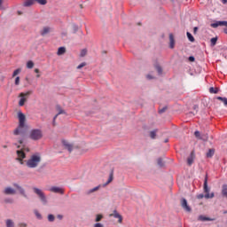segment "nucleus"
I'll list each match as a JSON object with an SVG mask.
<instances>
[{
  "instance_id": "obj_1",
  "label": "nucleus",
  "mask_w": 227,
  "mask_h": 227,
  "mask_svg": "<svg viewBox=\"0 0 227 227\" xmlns=\"http://www.w3.org/2000/svg\"><path fill=\"white\" fill-rule=\"evenodd\" d=\"M18 118L19 126L13 130V134L20 137H16V139H18L20 145H22L24 143V137H26V115L20 111L18 112Z\"/></svg>"
},
{
  "instance_id": "obj_2",
  "label": "nucleus",
  "mask_w": 227,
  "mask_h": 227,
  "mask_svg": "<svg viewBox=\"0 0 227 227\" xmlns=\"http://www.w3.org/2000/svg\"><path fill=\"white\" fill-rule=\"evenodd\" d=\"M204 192L206 193L205 195H203V193L197 195L198 200H203V198H206V200H210L215 196L214 192L210 193V188H208V175H206L205 176Z\"/></svg>"
},
{
  "instance_id": "obj_3",
  "label": "nucleus",
  "mask_w": 227,
  "mask_h": 227,
  "mask_svg": "<svg viewBox=\"0 0 227 227\" xmlns=\"http://www.w3.org/2000/svg\"><path fill=\"white\" fill-rule=\"evenodd\" d=\"M42 162V156L40 154H33L30 158L26 161L27 167L30 168H38V164Z\"/></svg>"
},
{
  "instance_id": "obj_4",
  "label": "nucleus",
  "mask_w": 227,
  "mask_h": 227,
  "mask_svg": "<svg viewBox=\"0 0 227 227\" xmlns=\"http://www.w3.org/2000/svg\"><path fill=\"white\" fill-rule=\"evenodd\" d=\"M29 137L33 141H38L43 137V133L42 132V129H32L29 133Z\"/></svg>"
},
{
  "instance_id": "obj_5",
  "label": "nucleus",
  "mask_w": 227,
  "mask_h": 227,
  "mask_svg": "<svg viewBox=\"0 0 227 227\" xmlns=\"http://www.w3.org/2000/svg\"><path fill=\"white\" fill-rule=\"evenodd\" d=\"M33 91L28 90L27 92H21L20 93L19 97H20V99L19 101L20 107H22L26 102H27V98H29V95H32Z\"/></svg>"
},
{
  "instance_id": "obj_6",
  "label": "nucleus",
  "mask_w": 227,
  "mask_h": 227,
  "mask_svg": "<svg viewBox=\"0 0 227 227\" xmlns=\"http://www.w3.org/2000/svg\"><path fill=\"white\" fill-rule=\"evenodd\" d=\"M33 192H35V194L38 196L39 200H41L43 205H47V197L45 196V193H43V192L41 189L34 187Z\"/></svg>"
},
{
  "instance_id": "obj_7",
  "label": "nucleus",
  "mask_w": 227,
  "mask_h": 227,
  "mask_svg": "<svg viewBox=\"0 0 227 227\" xmlns=\"http://www.w3.org/2000/svg\"><path fill=\"white\" fill-rule=\"evenodd\" d=\"M25 152H29V148L27 147H24L21 150H18L16 152L18 158L17 160H19V162H20V164H24V158L26 157V153Z\"/></svg>"
},
{
  "instance_id": "obj_8",
  "label": "nucleus",
  "mask_w": 227,
  "mask_h": 227,
  "mask_svg": "<svg viewBox=\"0 0 227 227\" xmlns=\"http://www.w3.org/2000/svg\"><path fill=\"white\" fill-rule=\"evenodd\" d=\"M109 217H114L115 219H118V223L121 224L123 223V216L118 213V211L114 210L113 214L109 215Z\"/></svg>"
},
{
  "instance_id": "obj_9",
  "label": "nucleus",
  "mask_w": 227,
  "mask_h": 227,
  "mask_svg": "<svg viewBox=\"0 0 227 227\" xmlns=\"http://www.w3.org/2000/svg\"><path fill=\"white\" fill-rule=\"evenodd\" d=\"M49 192H55V194H65V190L58 186H52L51 188L49 189Z\"/></svg>"
},
{
  "instance_id": "obj_10",
  "label": "nucleus",
  "mask_w": 227,
  "mask_h": 227,
  "mask_svg": "<svg viewBox=\"0 0 227 227\" xmlns=\"http://www.w3.org/2000/svg\"><path fill=\"white\" fill-rule=\"evenodd\" d=\"M181 206L186 212H191V207H189V204H187V200L182 199L181 200Z\"/></svg>"
},
{
  "instance_id": "obj_11",
  "label": "nucleus",
  "mask_w": 227,
  "mask_h": 227,
  "mask_svg": "<svg viewBox=\"0 0 227 227\" xmlns=\"http://www.w3.org/2000/svg\"><path fill=\"white\" fill-rule=\"evenodd\" d=\"M219 26L226 27L227 21H216V22L211 24V27H214V28L219 27Z\"/></svg>"
},
{
  "instance_id": "obj_12",
  "label": "nucleus",
  "mask_w": 227,
  "mask_h": 227,
  "mask_svg": "<svg viewBox=\"0 0 227 227\" xmlns=\"http://www.w3.org/2000/svg\"><path fill=\"white\" fill-rule=\"evenodd\" d=\"M13 186L16 187V189H18L20 194H21V196H24V198H27V195L26 194V191L24 190V188H22V186L17 184H13Z\"/></svg>"
},
{
  "instance_id": "obj_13",
  "label": "nucleus",
  "mask_w": 227,
  "mask_h": 227,
  "mask_svg": "<svg viewBox=\"0 0 227 227\" xmlns=\"http://www.w3.org/2000/svg\"><path fill=\"white\" fill-rule=\"evenodd\" d=\"M4 194L7 195H13V194H17V192L15 191V189L12 188V187H6L4 191Z\"/></svg>"
},
{
  "instance_id": "obj_14",
  "label": "nucleus",
  "mask_w": 227,
  "mask_h": 227,
  "mask_svg": "<svg viewBox=\"0 0 227 227\" xmlns=\"http://www.w3.org/2000/svg\"><path fill=\"white\" fill-rule=\"evenodd\" d=\"M62 145L65 146V148L67 150H68V152H72V150H74V146H72V145H70L67 141L63 140L62 141Z\"/></svg>"
},
{
  "instance_id": "obj_15",
  "label": "nucleus",
  "mask_w": 227,
  "mask_h": 227,
  "mask_svg": "<svg viewBox=\"0 0 227 227\" xmlns=\"http://www.w3.org/2000/svg\"><path fill=\"white\" fill-rule=\"evenodd\" d=\"M49 33H51V27H44L41 30L40 35H41L42 36H45V35H49Z\"/></svg>"
},
{
  "instance_id": "obj_16",
  "label": "nucleus",
  "mask_w": 227,
  "mask_h": 227,
  "mask_svg": "<svg viewBox=\"0 0 227 227\" xmlns=\"http://www.w3.org/2000/svg\"><path fill=\"white\" fill-rule=\"evenodd\" d=\"M169 47L170 49H175V36L173 34H169Z\"/></svg>"
},
{
  "instance_id": "obj_17",
  "label": "nucleus",
  "mask_w": 227,
  "mask_h": 227,
  "mask_svg": "<svg viewBox=\"0 0 227 227\" xmlns=\"http://www.w3.org/2000/svg\"><path fill=\"white\" fill-rule=\"evenodd\" d=\"M192 162H194V153H192L189 158L187 159L188 166H192Z\"/></svg>"
},
{
  "instance_id": "obj_18",
  "label": "nucleus",
  "mask_w": 227,
  "mask_h": 227,
  "mask_svg": "<svg viewBox=\"0 0 227 227\" xmlns=\"http://www.w3.org/2000/svg\"><path fill=\"white\" fill-rule=\"evenodd\" d=\"M98 189H100V185L96 186L89 191L86 192L87 196H90V194H93V192H97V191H98Z\"/></svg>"
},
{
  "instance_id": "obj_19",
  "label": "nucleus",
  "mask_w": 227,
  "mask_h": 227,
  "mask_svg": "<svg viewBox=\"0 0 227 227\" xmlns=\"http://www.w3.org/2000/svg\"><path fill=\"white\" fill-rule=\"evenodd\" d=\"M65 52H67V48L59 47L57 54H58V56H63V54H65Z\"/></svg>"
},
{
  "instance_id": "obj_20",
  "label": "nucleus",
  "mask_w": 227,
  "mask_h": 227,
  "mask_svg": "<svg viewBox=\"0 0 227 227\" xmlns=\"http://www.w3.org/2000/svg\"><path fill=\"white\" fill-rule=\"evenodd\" d=\"M35 3H36V0H27L24 3V6H33V4H35Z\"/></svg>"
},
{
  "instance_id": "obj_21",
  "label": "nucleus",
  "mask_w": 227,
  "mask_h": 227,
  "mask_svg": "<svg viewBox=\"0 0 227 227\" xmlns=\"http://www.w3.org/2000/svg\"><path fill=\"white\" fill-rule=\"evenodd\" d=\"M214 153H215V150L209 149L208 152L207 153V159H211V157H214Z\"/></svg>"
},
{
  "instance_id": "obj_22",
  "label": "nucleus",
  "mask_w": 227,
  "mask_h": 227,
  "mask_svg": "<svg viewBox=\"0 0 227 227\" xmlns=\"http://www.w3.org/2000/svg\"><path fill=\"white\" fill-rule=\"evenodd\" d=\"M157 129H154L153 131L150 132V137L151 139H155V137H157Z\"/></svg>"
},
{
  "instance_id": "obj_23",
  "label": "nucleus",
  "mask_w": 227,
  "mask_h": 227,
  "mask_svg": "<svg viewBox=\"0 0 227 227\" xmlns=\"http://www.w3.org/2000/svg\"><path fill=\"white\" fill-rule=\"evenodd\" d=\"M186 35H187V38H188V40L190 41V42H194V36H192V33H189V32H187L186 33Z\"/></svg>"
},
{
  "instance_id": "obj_24",
  "label": "nucleus",
  "mask_w": 227,
  "mask_h": 227,
  "mask_svg": "<svg viewBox=\"0 0 227 227\" xmlns=\"http://www.w3.org/2000/svg\"><path fill=\"white\" fill-rule=\"evenodd\" d=\"M33 67H35V63L32 60L27 62V68L31 69Z\"/></svg>"
},
{
  "instance_id": "obj_25",
  "label": "nucleus",
  "mask_w": 227,
  "mask_h": 227,
  "mask_svg": "<svg viewBox=\"0 0 227 227\" xmlns=\"http://www.w3.org/2000/svg\"><path fill=\"white\" fill-rule=\"evenodd\" d=\"M20 72H22V69H20V68L14 70V72L12 73V77H17V75H19V74H20Z\"/></svg>"
},
{
  "instance_id": "obj_26",
  "label": "nucleus",
  "mask_w": 227,
  "mask_h": 227,
  "mask_svg": "<svg viewBox=\"0 0 227 227\" xmlns=\"http://www.w3.org/2000/svg\"><path fill=\"white\" fill-rule=\"evenodd\" d=\"M217 100H221L224 104V106H227V98L223 97H217Z\"/></svg>"
},
{
  "instance_id": "obj_27",
  "label": "nucleus",
  "mask_w": 227,
  "mask_h": 227,
  "mask_svg": "<svg viewBox=\"0 0 227 227\" xmlns=\"http://www.w3.org/2000/svg\"><path fill=\"white\" fill-rule=\"evenodd\" d=\"M209 93L217 94V93H219V90H217V89H215V88H214V87H211V88L209 89Z\"/></svg>"
},
{
  "instance_id": "obj_28",
  "label": "nucleus",
  "mask_w": 227,
  "mask_h": 227,
  "mask_svg": "<svg viewBox=\"0 0 227 227\" xmlns=\"http://www.w3.org/2000/svg\"><path fill=\"white\" fill-rule=\"evenodd\" d=\"M6 226H7V227H14L15 224L13 223V221H12V220H7V221H6Z\"/></svg>"
},
{
  "instance_id": "obj_29",
  "label": "nucleus",
  "mask_w": 227,
  "mask_h": 227,
  "mask_svg": "<svg viewBox=\"0 0 227 227\" xmlns=\"http://www.w3.org/2000/svg\"><path fill=\"white\" fill-rule=\"evenodd\" d=\"M155 68L159 74V75L162 74V67H160V66H155Z\"/></svg>"
},
{
  "instance_id": "obj_30",
  "label": "nucleus",
  "mask_w": 227,
  "mask_h": 227,
  "mask_svg": "<svg viewBox=\"0 0 227 227\" xmlns=\"http://www.w3.org/2000/svg\"><path fill=\"white\" fill-rule=\"evenodd\" d=\"M57 109H58V111H59V113L57 114L58 116H59V114H66L65 110L61 109V107L57 106Z\"/></svg>"
},
{
  "instance_id": "obj_31",
  "label": "nucleus",
  "mask_w": 227,
  "mask_h": 227,
  "mask_svg": "<svg viewBox=\"0 0 227 227\" xmlns=\"http://www.w3.org/2000/svg\"><path fill=\"white\" fill-rule=\"evenodd\" d=\"M199 221H210V218L203 215L199 216Z\"/></svg>"
},
{
  "instance_id": "obj_32",
  "label": "nucleus",
  "mask_w": 227,
  "mask_h": 227,
  "mask_svg": "<svg viewBox=\"0 0 227 227\" xmlns=\"http://www.w3.org/2000/svg\"><path fill=\"white\" fill-rule=\"evenodd\" d=\"M35 3L44 5V4H47V0H35Z\"/></svg>"
},
{
  "instance_id": "obj_33",
  "label": "nucleus",
  "mask_w": 227,
  "mask_h": 227,
  "mask_svg": "<svg viewBox=\"0 0 227 227\" xmlns=\"http://www.w3.org/2000/svg\"><path fill=\"white\" fill-rule=\"evenodd\" d=\"M15 86H19V84H20V77L17 76L15 78V82H14Z\"/></svg>"
},
{
  "instance_id": "obj_34",
  "label": "nucleus",
  "mask_w": 227,
  "mask_h": 227,
  "mask_svg": "<svg viewBox=\"0 0 227 227\" xmlns=\"http://www.w3.org/2000/svg\"><path fill=\"white\" fill-rule=\"evenodd\" d=\"M217 43V37L211 38V45L214 47Z\"/></svg>"
},
{
  "instance_id": "obj_35",
  "label": "nucleus",
  "mask_w": 227,
  "mask_h": 227,
  "mask_svg": "<svg viewBox=\"0 0 227 227\" xmlns=\"http://www.w3.org/2000/svg\"><path fill=\"white\" fill-rule=\"evenodd\" d=\"M86 54H88V51L87 50H82L80 56L81 58H84V56H86Z\"/></svg>"
},
{
  "instance_id": "obj_36",
  "label": "nucleus",
  "mask_w": 227,
  "mask_h": 227,
  "mask_svg": "<svg viewBox=\"0 0 227 227\" xmlns=\"http://www.w3.org/2000/svg\"><path fill=\"white\" fill-rule=\"evenodd\" d=\"M157 162H158V165H160V168H162V166H164V161L162 160L161 158H159Z\"/></svg>"
},
{
  "instance_id": "obj_37",
  "label": "nucleus",
  "mask_w": 227,
  "mask_h": 227,
  "mask_svg": "<svg viewBox=\"0 0 227 227\" xmlns=\"http://www.w3.org/2000/svg\"><path fill=\"white\" fill-rule=\"evenodd\" d=\"M168 110V106H164L159 110L160 114H162V113H166Z\"/></svg>"
},
{
  "instance_id": "obj_38",
  "label": "nucleus",
  "mask_w": 227,
  "mask_h": 227,
  "mask_svg": "<svg viewBox=\"0 0 227 227\" xmlns=\"http://www.w3.org/2000/svg\"><path fill=\"white\" fill-rule=\"evenodd\" d=\"M54 219H55V217H54L53 215H48V221H50V223H53Z\"/></svg>"
},
{
  "instance_id": "obj_39",
  "label": "nucleus",
  "mask_w": 227,
  "mask_h": 227,
  "mask_svg": "<svg viewBox=\"0 0 227 227\" xmlns=\"http://www.w3.org/2000/svg\"><path fill=\"white\" fill-rule=\"evenodd\" d=\"M102 217H104L102 215H97L96 223L102 221Z\"/></svg>"
},
{
  "instance_id": "obj_40",
  "label": "nucleus",
  "mask_w": 227,
  "mask_h": 227,
  "mask_svg": "<svg viewBox=\"0 0 227 227\" xmlns=\"http://www.w3.org/2000/svg\"><path fill=\"white\" fill-rule=\"evenodd\" d=\"M83 67H86V62H83V63L80 64V65L77 67V69H78V70H81V68H83Z\"/></svg>"
},
{
  "instance_id": "obj_41",
  "label": "nucleus",
  "mask_w": 227,
  "mask_h": 227,
  "mask_svg": "<svg viewBox=\"0 0 227 227\" xmlns=\"http://www.w3.org/2000/svg\"><path fill=\"white\" fill-rule=\"evenodd\" d=\"M113 182V174L110 175L108 181L106 182V184H111Z\"/></svg>"
},
{
  "instance_id": "obj_42",
  "label": "nucleus",
  "mask_w": 227,
  "mask_h": 227,
  "mask_svg": "<svg viewBox=\"0 0 227 227\" xmlns=\"http://www.w3.org/2000/svg\"><path fill=\"white\" fill-rule=\"evenodd\" d=\"M194 136H195V137H198L199 139H201V137H200V131H195Z\"/></svg>"
},
{
  "instance_id": "obj_43",
  "label": "nucleus",
  "mask_w": 227,
  "mask_h": 227,
  "mask_svg": "<svg viewBox=\"0 0 227 227\" xmlns=\"http://www.w3.org/2000/svg\"><path fill=\"white\" fill-rule=\"evenodd\" d=\"M58 118V114H56L54 117H53V126L56 127V119Z\"/></svg>"
},
{
  "instance_id": "obj_44",
  "label": "nucleus",
  "mask_w": 227,
  "mask_h": 227,
  "mask_svg": "<svg viewBox=\"0 0 227 227\" xmlns=\"http://www.w3.org/2000/svg\"><path fill=\"white\" fill-rule=\"evenodd\" d=\"M94 227H104V224L98 223L94 224Z\"/></svg>"
},
{
  "instance_id": "obj_45",
  "label": "nucleus",
  "mask_w": 227,
  "mask_h": 227,
  "mask_svg": "<svg viewBox=\"0 0 227 227\" xmlns=\"http://www.w3.org/2000/svg\"><path fill=\"white\" fill-rule=\"evenodd\" d=\"M146 78L149 79V81L152 80V79H154V77L152 76V74H147Z\"/></svg>"
},
{
  "instance_id": "obj_46",
  "label": "nucleus",
  "mask_w": 227,
  "mask_h": 227,
  "mask_svg": "<svg viewBox=\"0 0 227 227\" xmlns=\"http://www.w3.org/2000/svg\"><path fill=\"white\" fill-rule=\"evenodd\" d=\"M35 215L38 217V219H42V215H40V213L35 212Z\"/></svg>"
},
{
  "instance_id": "obj_47",
  "label": "nucleus",
  "mask_w": 227,
  "mask_h": 227,
  "mask_svg": "<svg viewBox=\"0 0 227 227\" xmlns=\"http://www.w3.org/2000/svg\"><path fill=\"white\" fill-rule=\"evenodd\" d=\"M0 10H3V0H0Z\"/></svg>"
},
{
  "instance_id": "obj_48",
  "label": "nucleus",
  "mask_w": 227,
  "mask_h": 227,
  "mask_svg": "<svg viewBox=\"0 0 227 227\" xmlns=\"http://www.w3.org/2000/svg\"><path fill=\"white\" fill-rule=\"evenodd\" d=\"M189 60L190 61H194V57H192V56L189 57Z\"/></svg>"
},
{
  "instance_id": "obj_49",
  "label": "nucleus",
  "mask_w": 227,
  "mask_h": 227,
  "mask_svg": "<svg viewBox=\"0 0 227 227\" xmlns=\"http://www.w3.org/2000/svg\"><path fill=\"white\" fill-rule=\"evenodd\" d=\"M35 74H40V69L35 68Z\"/></svg>"
},
{
  "instance_id": "obj_50",
  "label": "nucleus",
  "mask_w": 227,
  "mask_h": 227,
  "mask_svg": "<svg viewBox=\"0 0 227 227\" xmlns=\"http://www.w3.org/2000/svg\"><path fill=\"white\" fill-rule=\"evenodd\" d=\"M223 32L227 35V26L223 28Z\"/></svg>"
},
{
  "instance_id": "obj_51",
  "label": "nucleus",
  "mask_w": 227,
  "mask_h": 227,
  "mask_svg": "<svg viewBox=\"0 0 227 227\" xmlns=\"http://www.w3.org/2000/svg\"><path fill=\"white\" fill-rule=\"evenodd\" d=\"M193 31H194V33H196V31H198V27H195L193 28Z\"/></svg>"
},
{
  "instance_id": "obj_52",
  "label": "nucleus",
  "mask_w": 227,
  "mask_h": 227,
  "mask_svg": "<svg viewBox=\"0 0 227 227\" xmlns=\"http://www.w3.org/2000/svg\"><path fill=\"white\" fill-rule=\"evenodd\" d=\"M58 218H59V219H63V215H58Z\"/></svg>"
},
{
  "instance_id": "obj_53",
  "label": "nucleus",
  "mask_w": 227,
  "mask_h": 227,
  "mask_svg": "<svg viewBox=\"0 0 227 227\" xmlns=\"http://www.w3.org/2000/svg\"><path fill=\"white\" fill-rule=\"evenodd\" d=\"M222 3H223V4H226L227 0H222Z\"/></svg>"
},
{
  "instance_id": "obj_54",
  "label": "nucleus",
  "mask_w": 227,
  "mask_h": 227,
  "mask_svg": "<svg viewBox=\"0 0 227 227\" xmlns=\"http://www.w3.org/2000/svg\"><path fill=\"white\" fill-rule=\"evenodd\" d=\"M63 36H67V33H62Z\"/></svg>"
},
{
  "instance_id": "obj_55",
  "label": "nucleus",
  "mask_w": 227,
  "mask_h": 227,
  "mask_svg": "<svg viewBox=\"0 0 227 227\" xmlns=\"http://www.w3.org/2000/svg\"><path fill=\"white\" fill-rule=\"evenodd\" d=\"M169 140L168 139H165V143H168Z\"/></svg>"
},
{
  "instance_id": "obj_56",
  "label": "nucleus",
  "mask_w": 227,
  "mask_h": 227,
  "mask_svg": "<svg viewBox=\"0 0 227 227\" xmlns=\"http://www.w3.org/2000/svg\"><path fill=\"white\" fill-rule=\"evenodd\" d=\"M36 77L39 78V77H40V74H37Z\"/></svg>"
},
{
  "instance_id": "obj_57",
  "label": "nucleus",
  "mask_w": 227,
  "mask_h": 227,
  "mask_svg": "<svg viewBox=\"0 0 227 227\" xmlns=\"http://www.w3.org/2000/svg\"><path fill=\"white\" fill-rule=\"evenodd\" d=\"M223 214H227V211H223Z\"/></svg>"
},
{
  "instance_id": "obj_58",
  "label": "nucleus",
  "mask_w": 227,
  "mask_h": 227,
  "mask_svg": "<svg viewBox=\"0 0 227 227\" xmlns=\"http://www.w3.org/2000/svg\"><path fill=\"white\" fill-rule=\"evenodd\" d=\"M17 148H20V145H18Z\"/></svg>"
},
{
  "instance_id": "obj_59",
  "label": "nucleus",
  "mask_w": 227,
  "mask_h": 227,
  "mask_svg": "<svg viewBox=\"0 0 227 227\" xmlns=\"http://www.w3.org/2000/svg\"><path fill=\"white\" fill-rule=\"evenodd\" d=\"M4 148H6V145H4Z\"/></svg>"
},
{
  "instance_id": "obj_60",
  "label": "nucleus",
  "mask_w": 227,
  "mask_h": 227,
  "mask_svg": "<svg viewBox=\"0 0 227 227\" xmlns=\"http://www.w3.org/2000/svg\"><path fill=\"white\" fill-rule=\"evenodd\" d=\"M23 226H26V223H24Z\"/></svg>"
}]
</instances>
